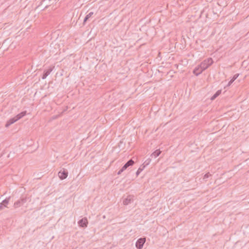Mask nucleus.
Instances as JSON below:
<instances>
[{"mask_svg": "<svg viewBox=\"0 0 249 249\" xmlns=\"http://www.w3.org/2000/svg\"><path fill=\"white\" fill-rule=\"evenodd\" d=\"M213 63V60L212 58H209L204 60L200 63V67L202 70L204 71L207 69Z\"/></svg>", "mask_w": 249, "mask_h": 249, "instance_id": "nucleus-1", "label": "nucleus"}, {"mask_svg": "<svg viewBox=\"0 0 249 249\" xmlns=\"http://www.w3.org/2000/svg\"><path fill=\"white\" fill-rule=\"evenodd\" d=\"M27 201V197L26 196H22L20 198L16 201L14 204L15 208H17L25 204Z\"/></svg>", "mask_w": 249, "mask_h": 249, "instance_id": "nucleus-2", "label": "nucleus"}, {"mask_svg": "<svg viewBox=\"0 0 249 249\" xmlns=\"http://www.w3.org/2000/svg\"><path fill=\"white\" fill-rule=\"evenodd\" d=\"M134 163V161L132 160H129L123 166V167L118 171L117 173L118 175H120L123 171L126 170L128 167L130 166H132Z\"/></svg>", "mask_w": 249, "mask_h": 249, "instance_id": "nucleus-3", "label": "nucleus"}, {"mask_svg": "<svg viewBox=\"0 0 249 249\" xmlns=\"http://www.w3.org/2000/svg\"><path fill=\"white\" fill-rule=\"evenodd\" d=\"M145 242V239L141 238L139 239L136 243V247L138 249H141L142 248L143 244Z\"/></svg>", "mask_w": 249, "mask_h": 249, "instance_id": "nucleus-4", "label": "nucleus"}, {"mask_svg": "<svg viewBox=\"0 0 249 249\" xmlns=\"http://www.w3.org/2000/svg\"><path fill=\"white\" fill-rule=\"evenodd\" d=\"M10 197L6 198L0 203V211L3 210L5 208H7V205L9 204Z\"/></svg>", "mask_w": 249, "mask_h": 249, "instance_id": "nucleus-5", "label": "nucleus"}, {"mask_svg": "<svg viewBox=\"0 0 249 249\" xmlns=\"http://www.w3.org/2000/svg\"><path fill=\"white\" fill-rule=\"evenodd\" d=\"M68 171L64 169H63V171L61 170L60 171H59L58 174V177L61 179H64L66 178L67 177H68Z\"/></svg>", "mask_w": 249, "mask_h": 249, "instance_id": "nucleus-6", "label": "nucleus"}, {"mask_svg": "<svg viewBox=\"0 0 249 249\" xmlns=\"http://www.w3.org/2000/svg\"><path fill=\"white\" fill-rule=\"evenodd\" d=\"M78 225L80 227L82 228H85L87 227V225L88 223V219L87 218L84 217L81 220H80L78 222Z\"/></svg>", "mask_w": 249, "mask_h": 249, "instance_id": "nucleus-7", "label": "nucleus"}, {"mask_svg": "<svg viewBox=\"0 0 249 249\" xmlns=\"http://www.w3.org/2000/svg\"><path fill=\"white\" fill-rule=\"evenodd\" d=\"M54 68V66L50 67L48 69L45 70L44 71L43 75L42 76V79H45L46 78V77L50 74V73L52 71L53 68Z\"/></svg>", "mask_w": 249, "mask_h": 249, "instance_id": "nucleus-8", "label": "nucleus"}, {"mask_svg": "<svg viewBox=\"0 0 249 249\" xmlns=\"http://www.w3.org/2000/svg\"><path fill=\"white\" fill-rule=\"evenodd\" d=\"M133 197L134 196H128L127 197L123 200L124 205H127L130 204L131 202L133 201Z\"/></svg>", "mask_w": 249, "mask_h": 249, "instance_id": "nucleus-9", "label": "nucleus"}, {"mask_svg": "<svg viewBox=\"0 0 249 249\" xmlns=\"http://www.w3.org/2000/svg\"><path fill=\"white\" fill-rule=\"evenodd\" d=\"M203 70L201 68L200 65L196 67L193 71V73L196 76L202 72Z\"/></svg>", "mask_w": 249, "mask_h": 249, "instance_id": "nucleus-10", "label": "nucleus"}, {"mask_svg": "<svg viewBox=\"0 0 249 249\" xmlns=\"http://www.w3.org/2000/svg\"><path fill=\"white\" fill-rule=\"evenodd\" d=\"M17 121H18V119H17V118H16V116L15 117L13 118H11V119H9L7 122L6 124H5V127H8L11 124H13V123H14L15 122H16Z\"/></svg>", "mask_w": 249, "mask_h": 249, "instance_id": "nucleus-11", "label": "nucleus"}, {"mask_svg": "<svg viewBox=\"0 0 249 249\" xmlns=\"http://www.w3.org/2000/svg\"><path fill=\"white\" fill-rule=\"evenodd\" d=\"M59 0H44L42 2V4L45 3V8H47L49 6V5H51L53 4V2L52 3L51 1H58Z\"/></svg>", "mask_w": 249, "mask_h": 249, "instance_id": "nucleus-12", "label": "nucleus"}, {"mask_svg": "<svg viewBox=\"0 0 249 249\" xmlns=\"http://www.w3.org/2000/svg\"><path fill=\"white\" fill-rule=\"evenodd\" d=\"M160 153L161 151L160 149L156 150L151 154V157L156 158L158 157L160 154Z\"/></svg>", "mask_w": 249, "mask_h": 249, "instance_id": "nucleus-13", "label": "nucleus"}, {"mask_svg": "<svg viewBox=\"0 0 249 249\" xmlns=\"http://www.w3.org/2000/svg\"><path fill=\"white\" fill-rule=\"evenodd\" d=\"M26 114V111H24L18 114L16 117L18 120H19Z\"/></svg>", "mask_w": 249, "mask_h": 249, "instance_id": "nucleus-14", "label": "nucleus"}, {"mask_svg": "<svg viewBox=\"0 0 249 249\" xmlns=\"http://www.w3.org/2000/svg\"><path fill=\"white\" fill-rule=\"evenodd\" d=\"M93 14V12H90L85 17L84 20V23H85Z\"/></svg>", "mask_w": 249, "mask_h": 249, "instance_id": "nucleus-15", "label": "nucleus"}, {"mask_svg": "<svg viewBox=\"0 0 249 249\" xmlns=\"http://www.w3.org/2000/svg\"><path fill=\"white\" fill-rule=\"evenodd\" d=\"M238 76H239V74H235L233 76L232 78L230 81L228 85L230 86L234 82V81L237 79V78L238 77Z\"/></svg>", "mask_w": 249, "mask_h": 249, "instance_id": "nucleus-16", "label": "nucleus"}, {"mask_svg": "<svg viewBox=\"0 0 249 249\" xmlns=\"http://www.w3.org/2000/svg\"><path fill=\"white\" fill-rule=\"evenodd\" d=\"M221 92V91L219 90L216 91V92L212 97L211 99L214 100L216 98Z\"/></svg>", "mask_w": 249, "mask_h": 249, "instance_id": "nucleus-17", "label": "nucleus"}, {"mask_svg": "<svg viewBox=\"0 0 249 249\" xmlns=\"http://www.w3.org/2000/svg\"><path fill=\"white\" fill-rule=\"evenodd\" d=\"M150 162H151L150 159H148L147 160H146L143 163V168H144L146 166L148 165L150 163Z\"/></svg>", "mask_w": 249, "mask_h": 249, "instance_id": "nucleus-18", "label": "nucleus"}, {"mask_svg": "<svg viewBox=\"0 0 249 249\" xmlns=\"http://www.w3.org/2000/svg\"><path fill=\"white\" fill-rule=\"evenodd\" d=\"M212 176V175L209 173H206L203 177V179L206 180L207 178Z\"/></svg>", "mask_w": 249, "mask_h": 249, "instance_id": "nucleus-19", "label": "nucleus"}, {"mask_svg": "<svg viewBox=\"0 0 249 249\" xmlns=\"http://www.w3.org/2000/svg\"><path fill=\"white\" fill-rule=\"evenodd\" d=\"M143 168H143V167H142V168H141V167H140V168L138 169V170H137V172H136V175H137V176H138V175H139V174H140V173L142 171V170L143 169Z\"/></svg>", "mask_w": 249, "mask_h": 249, "instance_id": "nucleus-20", "label": "nucleus"}]
</instances>
